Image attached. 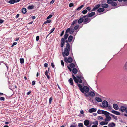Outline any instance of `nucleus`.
I'll return each instance as SVG.
<instances>
[{"label": "nucleus", "instance_id": "obj_29", "mask_svg": "<svg viewBox=\"0 0 127 127\" xmlns=\"http://www.w3.org/2000/svg\"><path fill=\"white\" fill-rule=\"evenodd\" d=\"M22 12L24 14H25L27 12V9L25 8H23L22 9Z\"/></svg>", "mask_w": 127, "mask_h": 127}, {"label": "nucleus", "instance_id": "obj_24", "mask_svg": "<svg viewBox=\"0 0 127 127\" xmlns=\"http://www.w3.org/2000/svg\"><path fill=\"white\" fill-rule=\"evenodd\" d=\"M68 81L70 83L71 85H73V80L72 79V78H70L69 79Z\"/></svg>", "mask_w": 127, "mask_h": 127}, {"label": "nucleus", "instance_id": "obj_40", "mask_svg": "<svg viewBox=\"0 0 127 127\" xmlns=\"http://www.w3.org/2000/svg\"><path fill=\"white\" fill-rule=\"evenodd\" d=\"M88 12L87 10L85 9L82 11V13L84 14H85Z\"/></svg>", "mask_w": 127, "mask_h": 127}, {"label": "nucleus", "instance_id": "obj_34", "mask_svg": "<svg viewBox=\"0 0 127 127\" xmlns=\"http://www.w3.org/2000/svg\"><path fill=\"white\" fill-rule=\"evenodd\" d=\"M117 3L116 2L112 1L111 5L113 6H116L117 5Z\"/></svg>", "mask_w": 127, "mask_h": 127}, {"label": "nucleus", "instance_id": "obj_27", "mask_svg": "<svg viewBox=\"0 0 127 127\" xmlns=\"http://www.w3.org/2000/svg\"><path fill=\"white\" fill-rule=\"evenodd\" d=\"M89 19L88 18L84 19V20L83 21V23L84 24H86L89 22V21H88Z\"/></svg>", "mask_w": 127, "mask_h": 127}, {"label": "nucleus", "instance_id": "obj_64", "mask_svg": "<svg viewBox=\"0 0 127 127\" xmlns=\"http://www.w3.org/2000/svg\"><path fill=\"white\" fill-rule=\"evenodd\" d=\"M32 19H35V17L34 16H32Z\"/></svg>", "mask_w": 127, "mask_h": 127}, {"label": "nucleus", "instance_id": "obj_12", "mask_svg": "<svg viewBox=\"0 0 127 127\" xmlns=\"http://www.w3.org/2000/svg\"><path fill=\"white\" fill-rule=\"evenodd\" d=\"M109 114H107L105 116L106 118L105 119V121H109L111 119V117L109 115Z\"/></svg>", "mask_w": 127, "mask_h": 127}, {"label": "nucleus", "instance_id": "obj_58", "mask_svg": "<svg viewBox=\"0 0 127 127\" xmlns=\"http://www.w3.org/2000/svg\"><path fill=\"white\" fill-rule=\"evenodd\" d=\"M35 84V81H32V85H34Z\"/></svg>", "mask_w": 127, "mask_h": 127}, {"label": "nucleus", "instance_id": "obj_15", "mask_svg": "<svg viewBox=\"0 0 127 127\" xmlns=\"http://www.w3.org/2000/svg\"><path fill=\"white\" fill-rule=\"evenodd\" d=\"M108 5L106 3H103L101 4V7L103 8H106L108 7Z\"/></svg>", "mask_w": 127, "mask_h": 127}, {"label": "nucleus", "instance_id": "obj_21", "mask_svg": "<svg viewBox=\"0 0 127 127\" xmlns=\"http://www.w3.org/2000/svg\"><path fill=\"white\" fill-rule=\"evenodd\" d=\"M84 19L82 18L81 16L80 17V18L79 19L78 21V23L79 24H80L83 22Z\"/></svg>", "mask_w": 127, "mask_h": 127}, {"label": "nucleus", "instance_id": "obj_62", "mask_svg": "<svg viewBox=\"0 0 127 127\" xmlns=\"http://www.w3.org/2000/svg\"><path fill=\"white\" fill-rule=\"evenodd\" d=\"M4 22V21L2 19H0V24L3 23Z\"/></svg>", "mask_w": 127, "mask_h": 127}, {"label": "nucleus", "instance_id": "obj_55", "mask_svg": "<svg viewBox=\"0 0 127 127\" xmlns=\"http://www.w3.org/2000/svg\"><path fill=\"white\" fill-rule=\"evenodd\" d=\"M64 30L61 33V34H60V36H62L63 35V34H64Z\"/></svg>", "mask_w": 127, "mask_h": 127}, {"label": "nucleus", "instance_id": "obj_6", "mask_svg": "<svg viewBox=\"0 0 127 127\" xmlns=\"http://www.w3.org/2000/svg\"><path fill=\"white\" fill-rule=\"evenodd\" d=\"M102 104L103 106H102V107L104 108L107 107L108 106V103L105 100L103 101L102 102Z\"/></svg>", "mask_w": 127, "mask_h": 127}, {"label": "nucleus", "instance_id": "obj_30", "mask_svg": "<svg viewBox=\"0 0 127 127\" xmlns=\"http://www.w3.org/2000/svg\"><path fill=\"white\" fill-rule=\"evenodd\" d=\"M108 123V122H101L100 123V124L101 125H107Z\"/></svg>", "mask_w": 127, "mask_h": 127}, {"label": "nucleus", "instance_id": "obj_13", "mask_svg": "<svg viewBox=\"0 0 127 127\" xmlns=\"http://www.w3.org/2000/svg\"><path fill=\"white\" fill-rule=\"evenodd\" d=\"M113 108L115 110H117L119 109V108L118 105L115 103H114L113 105Z\"/></svg>", "mask_w": 127, "mask_h": 127}, {"label": "nucleus", "instance_id": "obj_54", "mask_svg": "<svg viewBox=\"0 0 127 127\" xmlns=\"http://www.w3.org/2000/svg\"><path fill=\"white\" fill-rule=\"evenodd\" d=\"M52 100V97H51L49 99V104H50L51 102V101Z\"/></svg>", "mask_w": 127, "mask_h": 127}, {"label": "nucleus", "instance_id": "obj_35", "mask_svg": "<svg viewBox=\"0 0 127 127\" xmlns=\"http://www.w3.org/2000/svg\"><path fill=\"white\" fill-rule=\"evenodd\" d=\"M8 2L10 4H13L15 3L14 0H11L8 1Z\"/></svg>", "mask_w": 127, "mask_h": 127}, {"label": "nucleus", "instance_id": "obj_47", "mask_svg": "<svg viewBox=\"0 0 127 127\" xmlns=\"http://www.w3.org/2000/svg\"><path fill=\"white\" fill-rule=\"evenodd\" d=\"M79 25H77L75 26L74 28L75 30H77L79 28Z\"/></svg>", "mask_w": 127, "mask_h": 127}, {"label": "nucleus", "instance_id": "obj_48", "mask_svg": "<svg viewBox=\"0 0 127 127\" xmlns=\"http://www.w3.org/2000/svg\"><path fill=\"white\" fill-rule=\"evenodd\" d=\"M74 29H71V30H70L69 32L70 34H72L74 32Z\"/></svg>", "mask_w": 127, "mask_h": 127}, {"label": "nucleus", "instance_id": "obj_16", "mask_svg": "<svg viewBox=\"0 0 127 127\" xmlns=\"http://www.w3.org/2000/svg\"><path fill=\"white\" fill-rule=\"evenodd\" d=\"M96 111V109L93 108H91L90 109L89 111V112L90 113H92L93 112H94Z\"/></svg>", "mask_w": 127, "mask_h": 127}, {"label": "nucleus", "instance_id": "obj_51", "mask_svg": "<svg viewBox=\"0 0 127 127\" xmlns=\"http://www.w3.org/2000/svg\"><path fill=\"white\" fill-rule=\"evenodd\" d=\"M0 100L4 101L5 100V98L4 97H0Z\"/></svg>", "mask_w": 127, "mask_h": 127}, {"label": "nucleus", "instance_id": "obj_49", "mask_svg": "<svg viewBox=\"0 0 127 127\" xmlns=\"http://www.w3.org/2000/svg\"><path fill=\"white\" fill-rule=\"evenodd\" d=\"M69 6L70 7H71L73 6L74 4L72 3H70L69 4Z\"/></svg>", "mask_w": 127, "mask_h": 127}, {"label": "nucleus", "instance_id": "obj_7", "mask_svg": "<svg viewBox=\"0 0 127 127\" xmlns=\"http://www.w3.org/2000/svg\"><path fill=\"white\" fill-rule=\"evenodd\" d=\"M127 107H125L124 106H121L120 109H119V111H120L121 112L123 113L126 110Z\"/></svg>", "mask_w": 127, "mask_h": 127}, {"label": "nucleus", "instance_id": "obj_19", "mask_svg": "<svg viewBox=\"0 0 127 127\" xmlns=\"http://www.w3.org/2000/svg\"><path fill=\"white\" fill-rule=\"evenodd\" d=\"M104 9L102 7L98 8L97 9V11L98 12L100 13L104 11Z\"/></svg>", "mask_w": 127, "mask_h": 127}, {"label": "nucleus", "instance_id": "obj_32", "mask_svg": "<svg viewBox=\"0 0 127 127\" xmlns=\"http://www.w3.org/2000/svg\"><path fill=\"white\" fill-rule=\"evenodd\" d=\"M70 67L72 68L76 67V65L75 64H70Z\"/></svg>", "mask_w": 127, "mask_h": 127}, {"label": "nucleus", "instance_id": "obj_1", "mask_svg": "<svg viewBox=\"0 0 127 127\" xmlns=\"http://www.w3.org/2000/svg\"><path fill=\"white\" fill-rule=\"evenodd\" d=\"M71 51L72 53V49L71 47H70V44L68 43L66 44V47L64 49V52H62V55L64 57L65 56H67L69 54V52Z\"/></svg>", "mask_w": 127, "mask_h": 127}, {"label": "nucleus", "instance_id": "obj_5", "mask_svg": "<svg viewBox=\"0 0 127 127\" xmlns=\"http://www.w3.org/2000/svg\"><path fill=\"white\" fill-rule=\"evenodd\" d=\"M83 91L82 92H81L82 93H84V92L86 93H88L89 91V88L87 86H84L83 87Z\"/></svg>", "mask_w": 127, "mask_h": 127}, {"label": "nucleus", "instance_id": "obj_46", "mask_svg": "<svg viewBox=\"0 0 127 127\" xmlns=\"http://www.w3.org/2000/svg\"><path fill=\"white\" fill-rule=\"evenodd\" d=\"M55 29V28H53L51 30L50 32L49 33V34H51L54 31V30Z\"/></svg>", "mask_w": 127, "mask_h": 127}, {"label": "nucleus", "instance_id": "obj_57", "mask_svg": "<svg viewBox=\"0 0 127 127\" xmlns=\"http://www.w3.org/2000/svg\"><path fill=\"white\" fill-rule=\"evenodd\" d=\"M39 37L38 36H36V40L37 41L39 40Z\"/></svg>", "mask_w": 127, "mask_h": 127}, {"label": "nucleus", "instance_id": "obj_9", "mask_svg": "<svg viewBox=\"0 0 127 127\" xmlns=\"http://www.w3.org/2000/svg\"><path fill=\"white\" fill-rule=\"evenodd\" d=\"M86 96H88L89 95L91 96L92 97L94 96L95 95V93L92 92L91 91L88 93V95L86 94Z\"/></svg>", "mask_w": 127, "mask_h": 127}, {"label": "nucleus", "instance_id": "obj_42", "mask_svg": "<svg viewBox=\"0 0 127 127\" xmlns=\"http://www.w3.org/2000/svg\"><path fill=\"white\" fill-rule=\"evenodd\" d=\"M102 110H100L99 109L98 110V111H97V113L99 114H102Z\"/></svg>", "mask_w": 127, "mask_h": 127}, {"label": "nucleus", "instance_id": "obj_59", "mask_svg": "<svg viewBox=\"0 0 127 127\" xmlns=\"http://www.w3.org/2000/svg\"><path fill=\"white\" fill-rule=\"evenodd\" d=\"M17 44V43L16 42H13V43L12 45V47L13 46H14V45H16Z\"/></svg>", "mask_w": 127, "mask_h": 127}, {"label": "nucleus", "instance_id": "obj_10", "mask_svg": "<svg viewBox=\"0 0 127 127\" xmlns=\"http://www.w3.org/2000/svg\"><path fill=\"white\" fill-rule=\"evenodd\" d=\"M93 124L94 125L92 126V127H97L98 122L97 121H95L93 122Z\"/></svg>", "mask_w": 127, "mask_h": 127}, {"label": "nucleus", "instance_id": "obj_45", "mask_svg": "<svg viewBox=\"0 0 127 127\" xmlns=\"http://www.w3.org/2000/svg\"><path fill=\"white\" fill-rule=\"evenodd\" d=\"M98 119L99 120H102L103 119V118L101 116H99L97 117Z\"/></svg>", "mask_w": 127, "mask_h": 127}, {"label": "nucleus", "instance_id": "obj_61", "mask_svg": "<svg viewBox=\"0 0 127 127\" xmlns=\"http://www.w3.org/2000/svg\"><path fill=\"white\" fill-rule=\"evenodd\" d=\"M86 9L88 11H90L91 9V8L89 7H88L86 8Z\"/></svg>", "mask_w": 127, "mask_h": 127}, {"label": "nucleus", "instance_id": "obj_25", "mask_svg": "<svg viewBox=\"0 0 127 127\" xmlns=\"http://www.w3.org/2000/svg\"><path fill=\"white\" fill-rule=\"evenodd\" d=\"M78 87H79L80 90L81 91V92H82L83 91V88L82 87V86L80 84H78Z\"/></svg>", "mask_w": 127, "mask_h": 127}, {"label": "nucleus", "instance_id": "obj_2", "mask_svg": "<svg viewBox=\"0 0 127 127\" xmlns=\"http://www.w3.org/2000/svg\"><path fill=\"white\" fill-rule=\"evenodd\" d=\"M72 77L74 82L77 83H81L82 82V80L84 79L83 76L81 75L77 76L76 77L72 75Z\"/></svg>", "mask_w": 127, "mask_h": 127}, {"label": "nucleus", "instance_id": "obj_37", "mask_svg": "<svg viewBox=\"0 0 127 127\" xmlns=\"http://www.w3.org/2000/svg\"><path fill=\"white\" fill-rule=\"evenodd\" d=\"M20 61L21 64L23 63L24 62V59L23 58H20Z\"/></svg>", "mask_w": 127, "mask_h": 127}, {"label": "nucleus", "instance_id": "obj_8", "mask_svg": "<svg viewBox=\"0 0 127 127\" xmlns=\"http://www.w3.org/2000/svg\"><path fill=\"white\" fill-rule=\"evenodd\" d=\"M90 122L88 120H86L84 121V125L87 127H90L91 125H89Z\"/></svg>", "mask_w": 127, "mask_h": 127}, {"label": "nucleus", "instance_id": "obj_56", "mask_svg": "<svg viewBox=\"0 0 127 127\" xmlns=\"http://www.w3.org/2000/svg\"><path fill=\"white\" fill-rule=\"evenodd\" d=\"M77 126V125H71L70 127H76Z\"/></svg>", "mask_w": 127, "mask_h": 127}, {"label": "nucleus", "instance_id": "obj_43", "mask_svg": "<svg viewBox=\"0 0 127 127\" xmlns=\"http://www.w3.org/2000/svg\"><path fill=\"white\" fill-rule=\"evenodd\" d=\"M124 68L125 69L127 70V64H125L124 66Z\"/></svg>", "mask_w": 127, "mask_h": 127}, {"label": "nucleus", "instance_id": "obj_22", "mask_svg": "<svg viewBox=\"0 0 127 127\" xmlns=\"http://www.w3.org/2000/svg\"><path fill=\"white\" fill-rule=\"evenodd\" d=\"M95 100L98 102H101L102 101V99L99 97H96L95 98Z\"/></svg>", "mask_w": 127, "mask_h": 127}, {"label": "nucleus", "instance_id": "obj_3", "mask_svg": "<svg viewBox=\"0 0 127 127\" xmlns=\"http://www.w3.org/2000/svg\"><path fill=\"white\" fill-rule=\"evenodd\" d=\"M68 36L67 33H65L64 38H62L61 40V47H63L65 44V40L66 39Z\"/></svg>", "mask_w": 127, "mask_h": 127}, {"label": "nucleus", "instance_id": "obj_39", "mask_svg": "<svg viewBox=\"0 0 127 127\" xmlns=\"http://www.w3.org/2000/svg\"><path fill=\"white\" fill-rule=\"evenodd\" d=\"M51 21L50 20H48L46 21H45L44 23V24L46 23H49L51 22Z\"/></svg>", "mask_w": 127, "mask_h": 127}, {"label": "nucleus", "instance_id": "obj_31", "mask_svg": "<svg viewBox=\"0 0 127 127\" xmlns=\"http://www.w3.org/2000/svg\"><path fill=\"white\" fill-rule=\"evenodd\" d=\"M73 39V36L72 35H70L69 36L68 38V40L69 42H70Z\"/></svg>", "mask_w": 127, "mask_h": 127}, {"label": "nucleus", "instance_id": "obj_11", "mask_svg": "<svg viewBox=\"0 0 127 127\" xmlns=\"http://www.w3.org/2000/svg\"><path fill=\"white\" fill-rule=\"evenodd\" d=\"M100 5L99 4L96 5L93 8L92 11H95V10L98 9L100 7Z\"/></svg>", "mask_w": 127, "mask_h": 127}, {"label": "nucleus", "instance_id": "obj_26", "mask_svg": "<svg viewBox=\"0 0 127 127\" xmlns=\"http://www.w3.org/2000/svg\"><path fill=\"white\" fill-rule=\"evenodd\" d=\"M102 113L103 114L105 115V116L106 115H107V114L109 115L110 114V113H109L108 112L106 111H104V110L102 111Z\"/></svg>", "mask_w": 127, "mask_h": 127}, {"label": "nucleus", "instance_id": "obj_52", "mask_svg": "<svg viewBox=\"0 0 127 127\" xmlns=\"http://www.w3.org/2000/svg\"><path fill=\"white\" fill-rule=\"evenodd\" d=\"M81 17L84 19V18L86 17H88V14H87V15L85 16L81 15Z\"/></svg>", "mask_w": 127, "mask_h": 127}, {"label": "nucleus", "instance_id": "obj_44", "mask_svg": "<svg viewBox=\"0 0 127 127\" xmlns=\"http://www.w3.org/2000/svg\"><path fill=\"white\" fill-rule=\"evenodd\" d=\"M79 127H83V125L82 123H80L78 124Z\"/></svg>", "mask_w": 127, "mask_h": 127}, {"label": "nucleus", "instance_id": "obj_36", "mask_svg": "<svg viewBox=\"0 0 127 127\" xmlns=\"http://www.w3.org/2000/svg\"><path fill=\"white\" fill-rule=\"evenodd\" d=\"M33 6L32 5L31 6H28V8L29 9H33Z\"/></svg>", "mask_w": 127, "mask_h": 127}, {"label": "nucleus", "instance_id": "obj_17", "mask_svg": "<svg viewBox=\"0 0 127 127\" xmlns=\"http://www.w3.org/2000/svg\"><path fill=\"white\" fill-rule=\"evenodd\" d=\"M95 13V12H92L88 14V17H91L94 15Z\"/></svg>", "mask_w": 127, "mask_h": 127}, {"label": "nucleus", "instance_id": "obj_28", "mask_svg": "<svg viewBox=\"0 0 127 127\" xmlns=\"http://www.w3.org/2000/svg\"><path fill=\"white\" fill-rule=\"evenodd\" d=\"M109 115L113 117L114 119L115 120H117L118 118L117 116H115L110 113Z\"/></svg>", "mask_w": 127, "mask_h": 127}, {"label": "nucleus", "instance_id": "obj_53", "mask_svg": "<svg viewBox=\"0 0 127 127\" xmlns=\"http://www.w3.org/2000/svg\"><path fill=\"white\" fill-rule=\"evenodd\" d=\"M53 15H50L49 16H48L47 18V19H49L51 18L52 16Z\"/></svg>", "mask_w": 127, "mask_h": 127}, {"label": "nucleus", "instance_id": "obj_18", "mask_svg": "<svg viewBox=\"0 0 127 127\" xmlns=\"http://www.w3.org/2000/svg\"><path fill=\"white\" fill-rule=\"evenodd\" d=\"M78 21V20H74L72 23L71 25L70 26V28H73V27L72 26L74 25V24H76V23Z\"/></svg>", "mask_w": 127, "mask_h": 127}, {"label": "nucleus", "instance_id": "obj_14", "mask_svg": "<svg viewBox=\"0 0 127 127\" xmlns=\"http://www.w3.org/2000/svg\"><path fill=\"white\" fill-rule=\"evenodd\" d=\"M111 112L112 113L117 115H120V112L114 110H112Z\"/></svg>", "mask_w": 127, "mask_h": 127}, {"label": "nucleus", "instance_id": "obj_4", "mask_svg": "<svg viewBox=\"0 0 127 127\" xmlns=\"http://www.w3.org/2000/svg\"><path fill=\"white\" fill-rule=\"evenodd\" d=\"M73 60L72 58L71 57H69L67 58L66 57L64 58V61L66 63H71Z\"/></svg>", "mask_w": 127, "mask_h": 127}, {"label": "nucleus", "instance_id": "obj_41", "mask_svg": "<svg viewBox=\"0 0 127 127\" xmlns=\"http://www.w3.org/2000/svg\"><path fill=\"white\" fill-rule=\"evenodd\" d=\"M112 1V0H107V2L108 4H111Z\"/></svg>", "mask_w": 127, "mask_h": 127}, {"label": "nucleus", "instance_id": "obj_23", "mask_svg": "<svg viewBox=\"0 0 127 127\" xmlns=\"http://www.w3.org/2000/svg\"><path fill=\"white\" fill-rule=\"evenodd\" d=\"M72 71L73 73L75 74H76L77 72V69L76 68H73L72 70Z\"/></svg>", "mask_w": 127, "mask_h": 127}, {"label": "nucleus", "instance_id": "obj_33", "mask_svg": "<svg viewBox=\"0 0 127 127\" xmlns=\"http://www.w3.org/2000/svg\"><path fill=\"white\" fill-rule=\"evenodd\" d=\"M84 6V5H81L79 7H78V8H77L76 9V10H80V9L82 8Z\"/></svg>", "mask_w": 127, "mask_h": 127}, {"label": "nucleus", "instance_id": "obj_63", "mask_svg": "<svg viewBox=\"0 0 127 127\" xmlns=\"http://www.w3.org/2000/svg\"><path fill=\"white\" fill-rule=\"evenodd\" d=\"M48 72L47 71V70H46L45 72V74L46 75H47L48 74Z\"/></svg>", "mask_w": 127, "mask_h": 127}, {"label": "nucleus", "instance_id": "obj_60", "mask_svg": "<svg viewBox=\"0 0 127 127\" xmlns=\"http://www.w3.org/2000/svg\"><path fill=\"white\" fill-rule=\"evenodd\" d=\"M55 1V0H52L50 2V4H52Z\"/></svg>", "mask_w": 127, "mask_h": 127}, {"label": "nucleus", "instance_id": "obj_20", "mask_svg": "<svg viewBox=\"0 0 127 127\" xmlns=\"http://www.w3.org/2000/svg\"><path fill=\"white\" fill-rule=\"evenodd\" d=\"M115 126V124L113 122L110 123L108 125V127H114Z\"/></svg>", "mask_w": 127, "mask_h": 127}, {"label": "nucleus", "instance_id": "obj_38", "mask_svg": "<svg viewBox=\"0 0 127 127\" xmlns=\"http://www.w3.org/2000/svg\"><path fill=\"white\" fill-rule=\"evenodd\" d=\"M70 28H67L66 31L65 33H67L69 32H70Z\"/></svg>", "mask_w": 127, "mask_h": 127}, {"label": "nucleus", "instance_id": "obj_50", "mask_svg": "<svg viewBox=\"0 0 127 127\" xmlns=\"http://www.w3.org/2000/svg\"><path fill=\"white\" fill-rule=\"evenodd\" d=\"M108 107V109L109 110H111L112 109V108L111 106L110 105H108V106L107 107Z\"/></svg>", "mask_w": 127, "mask_h": 127}]
</instances>
